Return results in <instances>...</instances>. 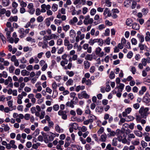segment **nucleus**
<instances>
[{"mask_svg": "<svg viewBox=\"0 0 150 150\" xmlns=\"http://www.w3.org/2000/svg\"><path fill=\"white\" fill-rule=\"evenodd\" d=\"M76 35V33L75 31L72 29L71 30L70 32V36L72 38H74Z\"/></svg>", "mask_w": 150, "mask_h": 150, "instance_id": "37", "label": "nucleus"}, {"mask_svg": "<svg viewBox=\"0 0 150 150\" xmlns=\"http://www.w3.org/2000/svg\"><path fill=\"white\" fill-rule=\"evenodd\" d=\"M85 59L86 60L91 61L92 59V57L91 54H87L85 57Z\"/></svg>", "mask_w": 150, "mask_h": 150, "instance_id": "44", "label": "nucleus"}, {"mask_svg": "<svg viewBox=\"0 0 150 150\" xmlns=\"http://www.w3.org/2000/svg\"><path fill=\"white\" fill-rule=\"evenodd\" d=\"M82 95L83 98H88L90 97V96L86 93L85 91H83L82 92Z\"/></svg>", "mask_w": 150, "mask_h": 150, "instance_id": "39", "label": "nucleus"}, {"mask_svg": "<svg viewBox=\"0 0 150 150\" xmlns=\"http://www.w3.org/2000/svg\"><path fill=\"white\" fill-rule=\"evenodd\" d=\"M44 20L43 17L41 16H38L37 18V21L38 22H42Z\"/></svg>", "mask_w": 150, "mask_h": 150, "instance_id": "51", "label": "nucleus"}, {"mask_svg": "<svg viewBox=\"0 0 150 150\" xmlns=\"http://www.w3.org/2000/svg\"><path fill=\"white\" fill-rule=\"evenodd\" d=\"M110 47H106L104 48V50L106 53H109L110 52Z\"/></svg>", "mask_w": 150, "mask_h": 150, "instance_id": "56", "label": "nucleus"}, {"mask_svg": "<svg viewBox=\"0 0 150 150\" xmlns=\"http://www.w3.org/2000/svg\"><path fill=\"white\" fill-rule=\"evenodd\" d=\"M18 18V17L17 16H11L9 18V20L11 22H16L17 21Z\"/></svg>", "mask_w": 150, "mask_h": 150, "instance_id": "32", "label": "nucleus"}, {"mask_svg": "<svg viewBox=\"0 0 150 150\" xmlns=\"http://www.w3.org/2000/svg\"><path fill=\"white\" fill-rule=\"evenodd\" d=\"M48 134L50 135L49 137V139L50 141H52L54 139V138L55 137V135L54 133H52L51 132H49Z\"/></svg>", "mask_w": 150, "mask_h": 150, "instance_id": "18", "label": "nucleus"}, {"mask_svg": "<svg viewBox=\"0 0 150 150\" xmlns=\"http://www.w3.org/2000/svg\"><path fill=\"white\" fill-rule=\"evenodd\" d=\"M141 144L143 148H144L147 146V144L144 140L141 141Z\"/></svg>", "mask_w": 150, "mask_h": 150, "instance_id": "52", "label": "nucleus"}, {"mask_svg": "<svg viewBox=\"0 0 150 150\" xmlns=\"http://www.w3.org/2000/svg\"><path fill=\"white\" fill-rule=\"evenodd\" d=\"M134 133L136 136L138 137H142L143 136V134L141 132L135 130L134 131Z\"/></svg>", "mask_w": 150, "mask_h": 150, "instance_id": "24", "label": "nucleus"}, {"mask_svg": "<svg viewBox=\"0 0 150 150\" xmlns=\"http://www.w3.org/2000/svg\"><path fill=\"white\" fill-rule=\"evenodd\" d=\"M68 63V60H63L60 62V65L62 67H64L65 65L67 64Z\"/></svg>", "mask_w": 150, "mask_h": 150, "instance_id": "40", "label": "nucleus"}, {"mask_svg": "<svg viewBox=\"0 0 150 150\" xmlns=\"http://www.w3.org/2000/svg\"><path fill=\"white\" fill-rule=\"evenodd\" d=\"M15 142L14 140H11L10 141L9 143L7 144V146H6V148L8 149H10L12 148L16 149L17 146L15 144Z\"/></svg>", "mask_w": 150, "mask_h": 150, "instance_id": "6", "label": "nucleus"}, {"mask_svg": "<svg viewBox=\"0 0 150 150\" xmlns=\"http://www.w3.org/2000/svg\"><path fill=\"white\" fill-rule=\"evenodd\" d=\"M102 49L100 47H98L96 48L95 50L96 54L98 55L100 57H102L104 55H105L106 54L103 51H101Z\"/></svg>", "mask_w": 150, "mask_h": 150, "instance_id": "5", "label": "nucleus"}, {"mask_svg": "<svg viewBox=\"0 0 150 150\" xmlns=\"http://www.w3.org/2000/svg\"><path fill=\"white\" fill-rule=\"evenodd\" d=\"M39 60L37 57L36 56L31 57L29 60V63L30 64H33L34 62L35 64H37L39 62Z\"/></svg>", "mask_w": 150, "mask_h": 150, "instance_id": "8", "label": "nucleus"}, {"mask_svg": "<svg viewBox=\"0 0 150 150\" xmlns=\"http://www.w3.org/2000/svg\"><path fill=\"white\" fill-rule=\"evenodd\" d=\"M103 108L102 106H98L96 108L95 110L97 113L100 114L103 112Z\"/></svg>", "mask_w": 150, "mask_h": 150, "instance_id": "12", "label": "nucleus"}, {"mask_svg": "<svg viewBox=\"0 0 150 150\" xmlns=\"http://www.w3.org/2000/svg\"><path fill=\"white\" fill-rule=\"evenodd\" d=\"M137 36L138 38L139 39V40L141 42H144V36L140 34H138Z\"/></svg>", "mask_w": 150, "mask_h": 150, "instance_id": "23", "label": "nucleus"}, {"mask_svg": "<svg viewBox=\"0 0 150 150\" xmlns=\"http://www.w3.org/2000/svg\"><path fill=\"white\" fill-rule=\"evenodd\" d=\"M45 115V111L42 110L40 113V119H43Z\"/></svg>", "mask_w": 150, "mask_h": 150, "instance_id": "48", "label": "nucleus"}, {"mask_svg": "<svg viewBox=\"0 0 150 150\" xmlns=\"http://www.w3.org/2000/svg\"><path fill=\"white\" fill-rule=\"evenodd\" d=\"M17 103L19 104H21L22 103V99L23 98V96L22 95L19 94L18 95L17 97Z\"/></svg>", "mask_w": 150, "mask_h": 150, "instance_id": "21", "label": "nucleus"}, {"mask_svg": "<svg viewBox=\"0 0 150 150\" xmlns=\"http://www.w3.org/2000/svg\"><path fill=\"white\" fill-rule=\"evenodd\" d=\"M8 29H5V31L6 32V35L7 36V38H10V33H11V31L10 30H8Z\"/></svg>", "mask_w": 150, "mask_h": 150, "instance_id": "61", "label": "nucleus"}, {"mask_svg": "<svg viewBox=\"0 0 150 150\" xmlns=\"http://www.w3.org/2000/svg\"><path fill=\"white\" fill-rule=\"evenodd\" d=\"M15 69V67L13 66L12 65L10 66L9 67V72L11 73H13Z\"/></svg>", "mask_w": 150, "mask_h": 150, "instance_id": "55", "label": "nucleus"}, {"mask_svg": "<svg viewBox=\"0 0 150 150\" xmlns=\"http://www.w3.org/2000/svg\"><path fill=\"white\" fill-rule=\"evenodd\" d=\"M93 21L92 18H90V16L87 15L84 17V19L83 21L84 24L87 25L88 24H91Z\"/></svg>", "mask_w": 150, "mask_h": 150, "instance_id": "4", "label": "nucleus"}, {"mask_svg": "<svg viewBox=\"0 0 150 150\" xmlns=\"http://www.w3.org/2000/svg\"><path fill=\"white\" fill-rule=\"evenodd\" d=\"M40 133V130L39 129H37L35 132L33 133V134L35 136L38 135Z\"/></svg>", "mask_w": 150, "mask_h": 150, "instance_id": "63", "label": "nucleus"}, {"mask_svg": "<svg viewBox=\"0 0 150 150\" xmlns=\"http://www.w3.org/2000/svg\"><path fill=\"white\" fill-rule=\"evenodd\" d=\"M130 71L132 72V74L134 75L135 74L136 72V68L133 66L130 67Z\"/></svg>", "mask_w": 150, "mask_h": 150, "instance_id": "33", "label": "nucleus"}, {"mask_svg": "<svg viewBox=\"0 0 150 150\" xmlns=\"http://www.w3.org/2000/svg\"><path fill=\"white\" fill-rule=\"evenodd\" d=\"M58 8V5L56 4H54L52 6V10L53 11H56L57 10Z\"/></svg>", "mask_w": 150, "mask_h": 150, "instance_id": "34", "label": "nucleus"}, {"mask_svg": "<svg viewBox=\"0 0 150 150\" xmlns=\"http://www.w3.org/2000/svg\"><path fill=\"white\" fill-rule=\"evenodd\" d=\"M66 74L70 77H72L74 75V73L72 71H67L66 72Z\"/></svg>", "mask_w": 150, "mask_h": 150, "instance_id": "50", "label": "nucleus"}, {"mask_svg": "<svg viewBox=\"0 0 150 150\" xmlns=\"http://www.w3.org/2000/svg\"><path fill=\"white\" fill-rule=\"evenodd\" d=\"M84 66V68L85 69H88L90 67V63L87 61H85L83 62Z\"/></svg>", "mask_w": 150, "mask_h": 150, "instance_id": "31", "label": "nucleus"}, {"mask_svg": "<svg viewBox=\"0 0 150 150\" xmlns=\"http://www.w3.org/2000/svg\"><path fill=\"white\" fill-rule=\"evenodd\" d=\"M13 101L12 100H10L7 102V105L8 107L11 108H13Z\"/></svg>", "mask_w": 150, "mask_h": 150, "instance_id": "53", "label": "nucleus"}, {"mask_svg": "<svg viewBox=\"0 0 150 150\" xmlns=\"http://www.w3.org/2000/svg\"><path fill=\"white\" fill-rule=\"evenodd\" d=\"M0 37L4 44H5L6 42V39L4 36L1 33H0Z\"/></svg>", "mask_w": 150, "mask_h": 150, "instance_id": "45", "label": "nucleus"}, {"mask_svg": "<svg viewBox=\"0 0 150 150\" xmlns=\"http://www.w3.org/2000/svg\"><path fill=\"white\" fill-rule=\"evenodd\" d=\"M13 117L16 119V121L18 123H20L21 121V119L24 118V116L22 114H18L17 113H14L13 115Z\"/></svg>", "mask_w": 150, "mask_h": 150, "instance_id": "3", "label": "nucleus"}, {"mask_svg": "<svg viewBox=\"0 0 150 150\" xmlns=\"http://www.w3.org/2000/svg\"><path fill=\"white\" fill-rule=\"evenodd\" d=\"M138 46L140 50H141L145 49L147 48V46L141 43L139 44Z\"/></svg>", "mask_w": 150, "mask_h": 150, "instance_id": "35", "label": "nucleus"}, {"mask_svg": "<svg viewBox=\"0 0 150 150\" xmlns=\"http://www.w3.org/2000/svg\"><path fill=\"white\" fill-rule=\"evenodd\" d=\"M142 100L143 102L149 105L150 103V95L148 93H146L145 96L143 98Z\"/></svg>", "mask_w": 150, "mask_h": 150, "instance_id": "7", "label": "nucleus"}, {"mask_svg": "<svg viewBox=\"0 0 150 150\" xmlns=\"http://www.w3.org/2000/svg\"><path fill=\"white\" fill-rule=\"evenodd\" d=\"M107 136L105 134H102L100 137V140L102 142H105L107 139Z\"/></svg>", "mask_w": 150, "mask_h": 150, "instance_id": "30", "label": "nucleus"}, {"mask_svg": "<svg viewBox=\"0 0 150 150\" xmlns=\"http://www.w3.org/2000/svg\"><path fill=\"white\" fill-rule=\"evenodd\" d=\"M70 44L69 42V40L68 38L66 37L65 40H64V45L65 46H66L69 45Z\"/></svg>", "mask_w": 150, "mask_h": 150, "instance_id": "60", "label": "nucleus"}, {"mask_svg": "<svg viewBox=\"0 0 150 150\" xmlns=\"http://www.w3.org/2000/svg\"><path fill=\"white\" fill-rule=\"evenodd\" d=\"M97 42L98 45L100 46H102L104 43L103 40L101 38L97 39Z\"/></svg>", "mask_w": 150, "mask_h": 150, "instance_id": "28", "label": "nucleus"}, {"mask_svg": "<svg viewBox=\"0 0 150 150\" xmlns=\"http://www.w3.org/2000/svg\"><path fill=\"white\" fill-rule=\"evenodd\" d=\"M106 149L108 150H114V149L113 147L111 146V145L110 144L107 145Z\"/></svg>", "mask_w": 150, "mask_h": 150, "instance_id": "58", "label": "nucleus"}, {"mask_svg": "<svg viewBox=\"0 0 150 150\" xmlns=\"http://www.w3.org/2000/svg\"><path fill=\"white\" fill-rule=\"evenodd\" d=\"M131 4L130 1L127 0L124 2V6L126 7H128L130 6Z\"/></svg>", "mask_w": 150, "mask_h": 150, "instance_id": "36", "label": "nucleus"}, {"mask_svg": "<svg viewBox=\"0 0 150 150\" xmlns=\"http://www.w3.org/2000/svg\"><path fill=\"white\" fill-rule=\"evenodd\" d=\"M74 104L73 102V100H71L70 101H68L66 103V105L67 106L69 107L73 108L74 107Z\"/></svg>", "mask_w": 150, "mask_h": 150, "instance_id": "20", "label": "nucleus"}, {"mask_svg": "<svg viewBox=\"0 0 150 150\" xmlns=\"http://www.w3.org/2000/svg\"><path fill=\"white\" fill-rule=\"evenodd\" d=\"M11 61L13 62L14 65L16 67H18L19 65V62L18 60L16 59L15 55H13L11 58Z\"/></svg>", "mask_w": 150, "mask_h": 150, "instance_id": "10", "label": "nucleus"}, {"mask_svg": "<svg viewBox=\"0 0 150 150\" xmlns=\"http://www.w3.org/2000/svg\"><path fill=\"white\" fill-rule=\"evenodd\" d=\"M1 127L3 128L4 131L5 132L8 131L10 129V128L7 124H2L1 125Z\"/></svg>", "mask_w": 150, "mask_h": 150, "instance_id": "13", "label": "nucleus"}, {"mask_svg": "<svg viewBox=\"0 0 150 150\" xmlns=\"http://www.w3.org/2000/svg\"><path fill=\"white\" fill-rule=\"evenodd\" d=\"M112 144L114 146H116L117 145V139L116 138H114L112 139Z\"/></svg>", "mask_w": 150, "mask_h": 150, "instance_id": "42", "label": "nucleus"}, {"mask_svg": "<svg viewBox=\"0 0 150 150\" xmlns=\"http://www.w3.org/2000/svg\"><path fill=\"white\" fill-rule=\"evenodd\" d=\"M148 110L149 109L148 108H144L143 107H141L139 112L142 118H145L147 115V112Z\"/></svg>", "mask_w": 150, "mask_h": 150, "instance_id": "2", "label": "nucleus"}, {"mask_svg": "<svg viewBox=\"0 0 150 150\" xmlns=\"http://www.w3.org/2000/svg\"><path fill=\"white\" fill-rule=\"evenodd\" d=\"M146 88L145 86H142L141 88V90L139 91V94L140 95H142L144 93L146 92Z\"/></svg>", "mask_w": 150, "mask_h": 150, "instance_id": "17", "label": "nucleus"}, {"mask_svg": "<svg viewBox=\"0 0 150 150\" xmlns=\"http://www.w3.org/2000/svg\"><path fill=\"white\" fill-rule=\"evenodd\" d=\"M103 15L105 18L110 17L112 16V13L110 10L109 9L107 8H105L104 11L103 13Z\"/></svg>", "mask_w": 150, "mask_h": 150, "instance_id": "9", "label": "nucleus"}, {"mask_svg": "<svg viewBox=\"0 0 150 150\" xmlns=\"http://www.w3.org/2000/svg\"><path fill=\"white\" fill-rule=\"evenodd\" d=\"M55 129L57 132L59 133H62L64 131L63 129L61 128L57 124L55 125Z\"/></svg>", "mask_w": 150, "mask_h": 150, "instance_id": "11", "label": "nucleus"}, {"mask_svg": "<svg viewBox=\"0 0 150 150\" xmlns=\"http://www.w3.org/2000/svg\"><path fill=\"white\" fill-rule=\"evenodd\" d=\"M38 126V123L37 122H35L34 125H32L31 126L30 129L32 130H34L35 129V127H37Z\"/></svg>", "mask_w": 150, "mask_h": 150, "instance_id": "47", "label": "nucleus"}, {"mask_svg": "<svg viewBox=\"0 0 150 150\" xmlns=\"http://www.w3.org/2000/svg\"><path fill=\"white\" fill-rule=\"evenodd\" d=\"M132 28H139L140 26L139 24L134 23L133 24Z\"/></svg>", "mask_w": 150, "mask_h": 150, "instance_id": "62", "label": "nucleus"}, {"mask_svg": "<svg viewBox=\"0 0 150 150\" xmlns=\"http://www.w3.org/2000/svg\"><path fill=\"white\" fill-rule=\"evenodd\" d=\"M85 88V86H81L80 85L77 86L75 88L76 91L77 92H79L80 90H83Z\"/></svg>", "mask_w": 150, "mask_h": 150, "instance_id": "27", "label": "nucleus"}, {"mask_svg": "<svg viewBox=\"0 0 150 150\" xmlns=\"http://www.w3.org/2000/svg\"><path fill=\"white\" fill-rule=\"evenodd\" d=\"M115 77V74L114 72L113 71H111L110 74L109 75V78L111 79H112Z\"/></svg>", "mask_w": 150, "mask_h": 150, "instance_id": "57", "label": "nucleus"}, {"mask_svg": "<svg viewBox=\"0 0 150 150\" xmlns=\"http://www.w3.org/2000/svg\"><path fill=\"white\" fill-rule=\"evenodd\" d=\"M10 3L9 0H2V4L4 6L6 7L8 6Z\"/></svg>", "mask_w": 150, "mask_h": 150, "instance_id": "26", "label": "nucleus"}, {"mask_svg": "<svg viewBox=\"0 0 150 150\" xmlns=\"http://www.w3.org/2000/svg\"><path fill=\"white\" fill-rule=\"evenodd\" d=\"M144 81L146 84L149 85H150V79L145 78L144 79Z\"/></svg>", "mask_w": 150, "mask_h": 150, "instance_id": "64", "label": "nucleus"}, {"mask_svg": "<svg viewBox=\"0 0 150 150\" xmlns=\"http://www.w3.org/2000/svg\"><path fill=\"white\" fill-rule=\"evenodd\" d=\"M135 138V136L133 134H130L128 135V139L130 140L131 139H134Z\"/></svg>", "mask_w": 150, "mask_h": 150, "instance_id": "59", "label": "nucleus"}, {"mask_svg": "<svg viewBox=\"0 0 150 150\" xmlns=\"http://www.w3.org/2000/svg\"><path fill=\"white\" fill-rule=\"evenodd\" d=\"M142 12L144 15H146L148 12V10L147 8H143L142 9Z\"/></svg>", "mask_w": 150, "mask_h": 150, "instance_id": "54", "label": "nucleus"}, {"mask_svg": "<svg viewBox=\"0 0 150 150\" xmlns=\"http://www.w3.org/2000/svg\"><path fill=\"white\" fill-rule=\"evenodd\" d=\"M107 130L109 133L108 134L109 136H114L115 135V131L111 130V129L109 128H107Z\"/></svg>", "mask_w": 150, "mask_h": 150, "instance_id": "15", "label": "nucleus"}, {"mask_svg": "<svg viewBox=\"0 0 150 150\" xmlns=\"http://www.w3.org/2000/svg\"><path fill=\"white\" fill-rule=\"evenodd\" d=\"M52 108L54 111H57L59 109V106L58 104H55L53 106Z\"/></svg>", "mask_w": 150, "mask_h": 150, "instance_id": "49", "label": "nucleus"}, {"mask_svg": "<svg viewBox=\"0 0 150 150\" xmlns=\"http://www.w3.org/2000/svg\"><path fill=\"white\" fill-rule=\"evenodd\" d=\"M131 143L134 145H138L140 144L139 139H137L132 141Z\"/></svg>", "mask_w": 150, "mask_h": 150, "instance_id": "25", "label": "nucleus"}, {"mask_svg": "<svg viewBox=\"0 0 150 150\" xmlns=\"http://www.w3.org/2000/svg\"><path fill=\"white\" fill-rule=\"evenodd\" d=\"M132 21L130 18L127 19L126 21V23L127 25L130 26L133 24L132 23Z\"/></svg>", "mask_w": 150, "mask_h": 150, "instance_id": "41", "label": "nucleus"}, {"mask_svg": "<svg viewBox=\"0 0 150 150\" xmlns=\"http://www.w3.org/2000/svg\"><path fill=\"white\" fill-rule=\"evenodd\" d=\"M109 82H108L106 83V85L105 88V90L107 92H109L111 89V88L109 85Z\"/></svg>", "mask_w": 150, "mask_h": 150, "instance_id": "46", "label": "nucleus"}, {"mask_svg": "<svg viewBox=\"0 0 150 150\" xmlns=\"http://www.w3.org/2000/svg\"><path fill=\"white\" fill-rule=\"evenodd\" d=\"M21 74L23 76H28L30 72L26 70L23 69L21 71Z\"/></svg>", "mask_w": 150, "mask_h": 150, "instance_id": "19", "label": "nucleus"}, {"mask_svg": "<svg viewBox=\"0 0 150 150\" xmlns=\"http://www.w3.org/2000/svg\"><path fill=\"white\" fill-rule=\"evenodd\" d=\"M76 112L77 114L80 115H82L83 112L82 110L79 108H78L76 109Z\"/></svg>", "mask_w": 150, "mask_h": 150, "instance_id": "43", "label": "nucleus"}, {"mask_svg": "<svg viewBox=\"0 0 150 150\" xmlns=\"http://www.w3.org/2000/svg\"><path fill=\"white\" fill-rule=\"evenodd\" d=\"M73 84V81L71 79H70L68 80L66 83V85L67 86H72Z\"/></svg>", "mask_w": 150, "mask_h": 150, "instance_id": "22", "label": "nucleus"}, {"mask_svg": "<svg viewBox=\"0 0 150 150\" xmlns=\"http://www.w3.org/2000/svg\"><path fill=\"white\" fill-rule=\"evenodd\" d=\"M69 125V126H71L75 130H76L78 128V125L76 123H71Z\"/></svg>", "mask_w": 150, "mask_h": 150, "instance_id": "29", "label": "nucleus"}, {"mask_svg": "<svg viewBox=\"0 0 150 150\" xmlns=\"http://www.w3.org/2000/svg\"><path fill=\"white\" fill-rule=\"evenodd\" d=\"M59 37L55 34H52L49 35H45L43 37L44 45L42 46L43 49L46 48L48 47L47 40H50L52 39H57Z\"/></svg>", "mask_w": 150, "mask_h": 150, "instance_id": "1", "label": "nucleus"}, {"mask_svg": "<svg viewBox=\"0 0 150 150\" xmlns=\"http://www.w3.org/2000/svg\"><path fill=\"white\" fill-rule=\"evenodd\" d=\"M78 20L77 18L76 17H74L69 21V23L71 25H75V24L77 22Z\"/></svg>", "mask_w": 150, "mask_h": 150, "instance_id": "16", "label": "nucleus"}, {"mask_svg": "<svg viewBox=\"0 0 150 150\" xmlns=\"http://www.w3.org/2000/svg\"><path fill=\"white\" fill-rule=\"evenodd\" d=\"M119 84L120 85L117 86L115 88V89H116L117 88H118V89H120V91L122 92L124 87L125 85L123 84L122 83H120Z\"/></svg>", "mask_w": 150, "mask_h": 150, "instance_id": "38", "label": "nucleus"}, {"mask_svg": "<svg viewBox=\"0 0 150 150\" xmlns=\"http://www.w3.org/2000/svg\"><path fill=\"white\" fill-rule=\"evenodd\" d=\"M41 83L40 82H37L35 84V87L39 91V92H40L42 89V88L41 86Z\"/></svg>", "mask_w": 150, "mask_h": 150, "instance_id": "14", "label": "nucleus"}]
</instances>
